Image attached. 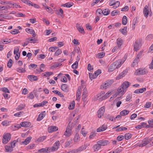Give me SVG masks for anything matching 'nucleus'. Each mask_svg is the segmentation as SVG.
I'll return each mask as SVG.
<instances>
[{
    "mask_svg": "<svg viewBox=\"0 0 153 153\" xmlns=\"http://www.w3.org/2000/svg\"><path fill=\"white\" fill-rule=\"evenodd\" d=\"M116 69H117V67H116L114 64L113 63L109 67L108 69V71L109 72H111L113 71Z\"/></svg>",
    "mask_w": 153,
    "mask_h": 153,
    "instance_id": "obj_20",
    "label": "nucleus"
},
{
    "mask_svg": "<svg viewBox=\"0 0 153 153\" xmlns=\"http://www.w3.org/2000/svg\"><path fill=\"white\" fill-rule=\"evenodd\" d=\"M58 48V47H51L48 49V51L50 52H54Z\"/></svg>",
    "mask_w": 153,
    "mask_h": 153,
    "instance_id": "obj_44",
    "label": "nucleus"
},
{
    "mask_svg": "<svg viewBox=\"0 0 153 153\" xmlns=\"http://www.w3.org/2000/svg\"><path fill=\"white\" fill-rule=\"evenodd\" d=\"M48 151H49V152H53L56 150V147L54 146H52L51 147H48Z\"/></svg>",
    "mask_w": 153,
    "mask_h": 153,
    "instance_id": "obj_48",
    "label": "nucleus"
},
{
    "mask_svg": "<svg viewBox=\"0 0 153 153\" xmlns=\"http://www.w3.org/2000/svg\"><path fill=\"white\" fill-rule=\"evenodd\" d=\"M107 126L105 125H103L102 126L100 127L97 129V132H100L103 131L107 129Z\"/></svg>",
    "mask_w": 153,
    "mask_h": 153,
    "instance_id": "obj_18",
    "label": "nucleus"
},
{
    "mask_svg": "<svg viewBox=\"0 0 153 153\" xmlns=\"http://www.w3.org/2000/svg\"><path fill=\"white\" fill-rule=\"evenodd\" d=\"M11 135L9 133H7L3 135L2 139V143L4 144L7 143L11 138Z\"/></svg>",
    "mask_w": 153,
    "mask_h": 153,
    "instance_id": "obj_3",
    "label": "nucleus"
},
{
    "mask_svg": "<svg viewBox=\"0 0 153 153\" xmlns=\"http://www.w3.org/2000/svg\"><path fill=\"white\" fill-rule=\"evenodd\" d=\"M81 94V88L80 87L78 89L77 91L76 94V100H77L78 101H79L80 100V96Z\"/></svg>",
    "mask_w": 153,
    "mask_h": 153,
    "instance_id": "obj_10",
    "label": "nucleus"
},
{
    "mask_svg": "<svg viewBox=\"0 0 153 153\" xmlns=\"http://www.w3.org/2000/svg\"><path fill=\"white\" fill-rule=\"evenodd\" d=\"M27 78L29 79L30 81L31 82L37 81L38 80V77L36 76L33 75H28Z\"/></svg>",
    "mask_w": 153,
    "mask_h": 153,
    "instance_id": "obj_13",
    "label": "nucleus"
},
{
    "mask_svg": "<svg viewBox=\"0 0 153 153\" xmlns=\"http://www.w3.org/2000/svg\"><path fill=\"white\" fill-rule=\"evenodd\" d=\"M123 62H122L121 59H118L114 62L113 63L117 69L120 68Z\"/></svg>",
    "mask_w": 153,
    "mask_h": 153,
    "instance_id": "obj_7",
    "label": "nucleus"
},
{
    "mask_svg": "<svg viewBox=\"0 0 153 153\" xmlns=\"http://www.w3.org/2000/svg\"><path fill=\"white\" fill-rule=\"evenodd\" d=\"M153 39V35L150 34L147 36L146 37V39L147 40L150 41Z\"/></svg>",
    "mask_w": 153,
    "mask_h": 153,
    "instance_id": "obj_50",
    "label": "nucleus"
},
{
    "mask_svg": "<svg viewBox=\"0 0 153 153\" xmlns=\"http://www.w3.org/2000/svg\"><path fill=\"white\" fill-rule=\"evenodd\" d=\"M131 83L128 81H125L121 85L124 89L126 90V89L129 86Z\"/></svg>",
    "mask_w": 153,
    "mask_h": 153,
    "instance_id": "obj_12",
    "label": "nucleus"
},
{
    "mask_svg": "<svg viewBox=\"0 0 153 153\" xmlns=\"http://www.w3.org/2000/svg\"><path fill=\"white\" fill-rule=\"evenodd\" d=\"M127 19L126 16H124L123 18L122 24L124 25H126L127 22Z\"/></svg>",
    "mask_w": 153,
    "mask_h": 153,
    "instance_id": "obj_35",
    "label": "nucleus"
},
{
    "mask_svg": "<svg viewBox=\"0 0 153 153\" xmlns=\"http://www.w3.org/2000/svg\"><path fill=\"white\" fill-rule=\"evenodd\" d=\"M124 137L126 140H128L131 137L132 134L129 133H126L125 134Z\"/></svg>",
    "mask_w": 153,
    "mask_h": 153,
    "instance_id": "obj_33",
    "label": "nucleus"
},
{
    "mask_svg": "<svg viewBox=\"0 0 153 153\" xmlns=\"http://www.w3.org/2000/svg\"><path fill=\"white\" fill-rule=\"evenodd\" d=\"M45 111L41 113L39 115L36 120L37 121L41 120L45 116Z\"/></svg>",
    "mask_w": 153,
    "mask_h": 153,
    "instance_id": "obj_15",
    "label": "nucleus"
},
{
    "mask_svg": "<svg viewBox=\"0 0 153 153\" xmlns=\"http://www.w3.org/2000/svg\"><path fill=\"white\" fill-rule=\"evenodd\" d=\"M127 28L126 27H124L122 29L120 30V31L123 34L126 35L127 34Z\"/></svg>",
    "mask_w": 153,
    "mask_h": 153,
    "instance_id": "obj_26",
    "label": "nucleus"
},
{
    "mask_svg": "<svg viewBox=\"0 0 153 153\" xmlns=\"http://www.w3.org/2000/svg\"><path fill=\"white\" fill-rule=\"evenodd\" d=\"M26 40L29 42L31 43H36V42L37 41V39L35 38H28L26 39Z\"/></svg>",
    "mask_w": 153,
    "mask_h": 153,
    "instance_id": "obj_23",
    "label": "nucleus"
},
{
    "mask_svg": "<svg viewBox=\"0 0 153 153\" xmlns=\"http://www.w3.org/2000/svg\"><path fill=\"white\" fill-rule=\"evenodd\" d=\"M61 88V89L65 92H67L69 91L68 85L66 84H62Z\"/></svg>",
    "mask_w": 153,
    "mask_h": 153,
    "instance_id": "obj_14",
    "label": "nucleus"
},
{
    "mask_svg": "<svg viewBox=\"0 0 153 153\" xmlns=\"http://www.w3.org/2000/svg\"><path fill=\"white\" fill-rule=\"evenodd\" d=\"M142 44L140 41L137 40V41H136L134 45V51H138L140 49V48Z\"/></svg>",
    "mask_w": 153,
    "mask_h": 153,
    "instance_id": "obj_5",
    "label": "nucleus"
},
{
    "mask_svg": "<svg viewBox=\"0 0 153 153\" xmlns=\"http://www.w3.org/2000/svg\"><path fill=\"white\" fill-rule=\"evenodd\" d=\"M58 130V128L56 126H52L51 127L50 132L55 131Z\"/></svg>",
    "mask_w": 153,
    "mask_h": 153,
    "instance_id": "obj_37",
    "label": "nucleus"
},
{
    "mask_svg": "<svg viewBox=\"0 0 153 153\" xmlns=\"http://www.w3.org/2000/svg\"><path fill=\"white\" fill-rule=\"evenodd\" d=\"M62 52V51L61 50L59 49L57 50L56 52L55 53L54 56H57L59 55V54H61Z\"/></svg>",
    "mask_w": 153,
    "mask_h": 153,
    "instance_id": "obj_55",
    "label": "nucleus"
},
{
    "mask_svg": "<svg viewBox=\"0 0 153 153\" xmlns=\"http://www.w3.org/2000/svg\"><path fill=\"white\" fill-rule=\"evenodd\" d=\"M96 135V133L95 132H91L89 138L90 139L93 138Z\"/></svg>",
    "mask_w": 153,
    "mask_h": 153,
    "instance_id": "obj_56",
    "label": "nucleus"
},
{
    "mask_svg": "<svg viewBox=\"0 0 153 153\" xmlns=\"http://www.w3.org/2000/svg\"><path fill=\"white\" fill-rule=\"evenodd\" d=\"M98 55L99 58H102L105 55V53L103 52H101L98 53Z\"/></svg>",
    "mask_w": 153,
    "mask_h": 153,
    "instance_id": "obj_52",
    "label": "nucleus"
},
{
    "mask_svg": "<svg viewBox=\"0 0 153 153\" xmlns=\"http://www.w3.org/2000/svg\"><path fill=\"white\" fill-rule=\"evenodd\" d=\"M73 5L72 3L68 2L65 4H63L62 6L64 7H70Z\"/></svg>",
    "mask_w": 153,
    "mask_h": 153,
    "instance_id": "obj_30",
    "label": "nucleus"
},
{
    "mask_svg": "<svg viewBox=\"0 0 153 153\" xmlns=\"http://www.w3.org/2000/svg\"><path fill=\"white\" fill-rule=\"evenodd\" d=\"M146 88H143L137 89L135 90L134 93L135 94H138L139 93H142L144 91H146Z\"/></svg>",
    "mask_w": 153,
    "mask_h": 153,
    "instance_id": "obj_16",
    "label": "nucleus"
},
{
    "mask_svg": "<svg viewBox=\"0 0 153 153\" xmlns=\"http://www.w3.org/2000/svg\"><path fill=\"white\" fill-rule=\"evenodd\" d=\"M13 147L10 145L9 146L6 145L5 146V149L6 152H10L13 150Z\"/></svg>",
    "mask_w": 153,
    "mask_h": 153,
    "instance_id": "obj_19",
    "label": "nucleus"
},
{
    "mask_svg": "<svg viewBox=\"0 0 153 153\" xmlns=\"http://www.w3.org/2000/svg\"><path fill=\"white\" fill-rule=\"evenodd\" d=\"M119 13V11L117 10H114L111 12V15L112 16H114L115 15L118 14Z\"/></svg>",
    "mask_w": 153,
    "mask_h": 153,
    "instance_id": "obj_58",
    "label": "nucleus"
},
{
    "mask_svg": "<svg viewBox=\"0 0 153 153\" xmlns=\"http://www.w3.org/2000/svg\"><path fill=\"white\" fill-rule=\"evenodd\" d=\"M78 64L77 61H76L72 65V68L74 69H76L78 68Z\"/></svg>",
    "mask_w": 153,
    "mask_h": 153,
    "instance_id": "obj_47",
    "label": "nucleus"
},
{
    "mask_svg": "<svg viewBox=\"0 0 153 153\" xmlns=\"http://www.w3.org/2000/svg\"><path fill=\"white\" fill-rule=\"evenodd\" d=\"M13 64V61L12 60L10 59L9 60V61L7 63V66L9 68H10L12 65Z\"/></svg>",
    "mask_w": 153,
    "mask_h": 153,
    "instance_id": "obj_45",
    "label": "nucleus"
},
{
    "mask_svg": "<svg viewBox=\"0 0 153 153\" xmlns=\"http://www.w3.org/2000/svg\"><path fill=\"white\" fill-rule=\"evenodd\" d=\"M129 112L128 110H124L120 112V114L121 116H124L127 115Z\"/></svg>",
    "mask_w": 153,
    "mask_h": 153,
    "instance_id": "obj_29",
    "label": "nucleus"
},
{
    "mask_svg": "<svg viewBox=\"0 0 153 153\" xmlns=\"http://www.w3.org/2000/svg\"><path fill=\"white\" fill-rule=\"evenodd\" d=\"M112 4H113L112 5V6H113V7L114 8L116 9L119 6L120 2L118 1H117L116 2H114V1Z\"/></svg>",
    "mask_w": 153,
    "mask_h": 153,
    "instance_id": "obj_27",
    "label": "nucleus"
},
{
    "mask_svg": "<svg viewBox=\"0 0 153 153\" xmlns=\"http://www.w3.org/2000/svg\"><path fill=\"white\" fill-rule=\"evenodd\" d=\"M111 94V92L106 93L104 96H102V100H105V99L109 97Z\"/></svg>",
    "mask_w": 153,
    "mask_h": 153,
    "instance_id": "obj_39",
    "label": "nucleus"
},
{
    "mask_svg": "<svg viewBox=\"0 0 153 153\" xmlns=\"http://www.w3.org/2000/svg\"><path fill=\"white\" fill-rule=\"evenodd\" d=\"M139 61V58L138 57L136 58L134 60V61L132 63L131 66L133 67H134L136 65Z\"/></svg>",
    "mask_w": 153,
    "mask_h": 153,
    "instance_id": "obj_38",
    "label": "nucleus"
},
{
    "mask_svg": "<svg viewBox=\"0 0 153 153\" xmlns=\"http://www.w3.org/2000/svg\"><path fill=\"white\" fill-rule=\"evenodd\" d=\"M72 140H70L67 141L65 143V147H67L68 146L71 144L72 143Z\"/></svg>",
    "mask_w": 153,
    "mask_h": 153,
    "instance_id": "obj_62",
    "label": "nucleus"
},
{
    "mask_svg": "<svg viewBox=\"0 0 153 153\" xmlns=\"http://www.w3.org/2000/svg\"><path fill=\"white\" fill-rule=\"evenodd\" d=\"M75 106V102L74 101H73L70 104L68 108L69 110H72L74 108Z\"/></svg>",
    "mask_w": 153,
    "mask_h": 153,
    "instance_id": "obj_41",
    "label": "nucleus"
},
{
    "mask_svg": "<svg viewBox=\"0 0 153 153\" xmlns=\"http://www.w3.org/2000/svg\"><path fill=\"white\" fill-rule=\"evenodd\" d=\"M89 76L90 79L92 80L93 79H95L97 78L96 76L95 75L94 73V74H92L91 73H89Z\"/></svg>",
    "mask_w": 153,
    "mask_h": 153,
    "instance_id": "obj_43",
    "label": "nucleus"
},
{
    "mask_svg": "<svg viewBox=\"0 0 153 153\" xmlns=\"http://www.w3.org/2000/svg\"><path fill=\"white\" fill-rule=\"evenodd\" d=\"M72 128L71 124V122L68 123L66 128V130L64 133V135L67 137H69L71 134V131Z\"/></svg>",
    "mask_w": 153,
    "mask_h": 153,
    "instance_id": "obj_2",
    "label": "nucleus"
},
{
    "mask_svg": "<svg viewBox=\"0 0 153 153\" xmlns=\"http://www.w3.org/2000/svg\"><path fill=\"white\" fill-rule=\"evenodd\" d=\"M17 71L19 73H24L26 71L25 68L19 67L16 69Z\"/></svg>",
    "mask_w": 153,
    "mask_h": 153,
    "instance_id": "obj_36",
    "label": "nucleus"
},
{
    "mask_svg": "<svg viewBox=\"0 0 153 153\" xmlns=\"http://www.w3.org/2000/svg\"><path fill=\"white\" fill-rule=\"evenodd\" d=\"M31 139L32 137H28L24 141H22V143L25 145H26L30 142Z\"/></svg>",
    "mask_w": 153,
    "mask_h": 153,
    "instance_id": "obj_21",
    "label": "nucleus"
},
{
    "mask_svg": "<svg viewBox=\"0 0 153 153\" xmlns=\"http://www.w3.org/2000/svg\"><path fill=\"white\" fill-rule=\"evenodd\" d=\"M149 143L148 138H146L142 141V144L140 145V146L143 147L145 146Z\"/></svg>",
    "mask_w": 153,
    "mask_h": 153,
    "instance_id": "obj_11",
    "label": "nucleus"
},
{
    "mask_svg": "<svg viewBox=\"0 0 153 153\" xmlns=\"http://www.w3.org/2000/svg\"><path fill=\"white\" fill-rule=\"evenodd\" d=\"M34 97V95L32 92L30 93L29 94V96L27 97L28 98L31 99H33Z\"/></svg>",
    "mask_w": 153,
    "mask_h": 153,
    "instance_id": "obj_63",
    "label": "nucleus"
},
{
    "mask_svg": "<svg viewBox=\"0 0 153 153\" xmlns=\"http://www.w3.org/2000/svg\"><path fill=\"white\" fill-rule=\"evenodd\" d=\"M0 17L6 19H9V16L6 14H0Z\"/></svg>",
    "mask_w": 153,
    "mask_h": 153,
    "instance_id": "obj_40",
    "label": "nucleus"
},
{
    "mask_svg": "<svg viewBox=\"0 0 153 153\" xmlns=\"http://www.w3.org/2000/svg\"><path fill=\"white\" fill-rule=\"evenodd\" d=\"M25 107V105H19L16 108V110L18 111H20L22 110Z\"/></svg>",
    "mask_w": 153,
    "mask_h": 153,
    "instance_id": "obj_53",
    "label": "nucleus"
},
{
    "mask_svg": "<svg viewBox=\"0 0 153 153\" xmlns=\"http://www.w3.org/2000/svg\"><path fill=\"white\" fill-rule=\"evenodd\" d=\"M87 69L89 71H91V70H93V68L90 64H88V65Z\"/></svg>",
    "mask_w": 153,
    "mask_h": 153,
    "instance_id": "obj_64",
    "label": "nucleus"
},
{
    "mask_svg": "<svg viewBox=\"0 0 153 153\" xmlns=\"http://www.w3.org/2000/svg\"><path fill=\"white\" fill-rule=\"evenodd\" d=\"M59 141H56L53 144V146L56 147V150H57L59 149Z\"/></svg>",
    "mask_w": 153,
    "mask_h": 153,
    "instance_id": "obj_46",
    "label": "nucleus"
},
{
    "mask_svg": "<svg viewBox=\"0 0 153 153\" xmlns=\"http://www.w3.org/2000/svg\"><path fill=\"white\" fill-rule=\"evenodd\" d=\"M146 125V123H142L140 125H138L135 127V128L138 129H140L144 127L143 126Z\"/></svg>",
    "mask_w": 153,
    "mask_h": 153,
    "instance_id": "obj_34",
    "label": "nucleus"
},
{
    "mask_svg": "<svg viewBox=\"0 0 153 153\" xmlns=\"http://www.w3.org/2000/svg\"><path fill=\"white\" fill-rule=\"evenodd\" d=\"M25 30L26 32L30 34H32V33H33V32H34V30L33 29L30 28H26Z\"/></svg>",
    "mask_w": 153,
    "mask_h": 153,
    "instance_id": "obj_54",
    "label": "nucleus"
},
{
    "mask_svg": "<svg viewBox=\"0 0 153 153\" xmlns=\"http://www.w3.org/2000/svg\"><path fill=\"white\" fill-rule=\"evenodd\" d=\"M20 33L17 29H14V30L12 31L11 33L12 34H16Z\"/></svg>",
    "mask_w": 153,
    "mask_h": 153,
    "instance_id": "obj_61",
    "label": "nucleus"
},
{
    "mask_svg": "<svg viewBox=\"0 0 153 153\" xmlns=\"http://www.w3.org/2000/svg\"><path fill=\"white\" fill-rule=\"evenodd\" d=\"M149 10L148 7L147 5H146L144 7L143 10V13L144 16L147 18L149 14Z\"/></svg>",
    "mask_w": 153,
    "mask_h": 153,
    "instance_id": "obj_8",
    "label": "nucleus"
},
{
    "mask_svg": "<svg viewBox=\"0 0 153 153\" xmlns=\"http://www.w3.org/2000/svg\"><path fill=\"white\" fill-rule=\"evenodd\" d=\"M98 142L101 146H106L109 143V141L108 140H102L98 141Z\"/></svg>",
    "mask_w": 153,
    "mask_h": 153,
    "instance_id": "obj_9",
    "label": "nucleus"
},
{
    "mask_svg": "<svg viewBox=\"0 0 153 153\" xmlns=\"http://www.w3.org/2000/svg\"><path fill=\"white\" fill-rule=\"evenodd\" d=\"M110 11L108 9H105L102 10V13L104 15L107 16L109 14Z\"/></svg>",
    "mask_w": 153,
    "mask_h": 153,
    "instance_id": "obj_32",
    "label": "nucleus"
},
{
    "mask_svg": "<svg viewBox=\"0 0 153 153\" xmlns=\"http://www.w3.org/2000/svg\"><path fill=\"white\" fill-rule=\"evenodd\" d=\"M80 137L78 133H76L75 136L74 138V142L77 143L80 140Z\"/></svg>",
    "mask_w": 153,
    "mask_h": 153,
    "instance_id": "obj_28",
    "label": "nucleus"
},
{
    "mask_svg": "<svg viewBox=\"0 0 153 153\" xmlns=\"http://www.w3.org/2000/svg\"><path fill=\"white\" fill-rule=\"evenodd\" d=\"M123 40L120 38H118L117 39V44L118 46L120 47L123 44Z\"/></svg>",
    "mask_w": 153,
    "mask_h": 153,
    "instance_id": "obj_31",
    "label": "nucleus"
},
{
    "mask_svg": "<svg viewBox=\"0 0 153 153\" xmlns=\"http://www.w3.org/2000/svg\"><path fill=\"white\" fill-rule=\"evenodd\" d=\"M97 144L94 145L93 146L94 151H98L101 148V146L98 141L97 142Z\"/></svg>",
    "mask_w": 153,
    "mask_h": 153,
    "instance_id": "obj_17",
    "label": "nucleus"
},
{
    "mask_svg": "<svg viewBox=\"0 0 153 153\" xmlns=\"http://www.w3.org/2000/svg\"><path fill=\"white\" fill-rule=\"evenodd\" d=\"M117 91L119 93L123 94L126 92V90L124 89L122 86H121L118 88Z\"/></svg>",
    "mask_w": 153,
    "mask_h": 153,
    "instance_id": "obj_24",
    "label": "nucleus"
},
{
    "mask_svg": "<svg viewBox=\"0 0 153 153\" xmlns=\"http://www.w3.org/2000/svg\"><path fill=\"white\" fill-rule=\"evenodd\" d=\"M96 13L97 14H98L99 16H101V13H102V10L100 9H98L96 11Z\"/></svg>",
    "mask_w": 153,
    "mask_h": 153,
    "instance_id": "obj_59",
    "label": "nucleus"
},
{
    "mask_svg": "<svg viewBox=\"0 0 153 153\" xmlns=\"http://www.w3.org/2000/svg\"><path fill=\"white\" fill-rule=\"evenodd\" d=\"M30 125V123L27 121L23 122L21 123V126H22L25 127H29Z\"/></svg>",
    "mask_w": 153,
    "mask_h": 153,
    "instance_id": "obj_25",
    "label": "nucleus"
},
{
    "mask_svg": "<svg viewBox=\"0 0 153 153\" xmlns=\"http://www.w3.org/2000/svg\"><path fill=\"white\" fill-rule=\"evenodd\" d=\"M37 65L34 64H31L29 66V69H31V68H35L37 67Z\"/></svg>",
    "mask_w": 153,
    "mask_h": 153,
    "instance_id": "obj_51",
    "label": "nucleus"
},
{
    "mask_svg": "<svg viewBox=\"0 0 153 153\" xmlns=\"http://www.w3.org/2000/svg\"><path fill=\"white\" fill-rule=\"evenodd\" d=\"M101 73V70L100 69H98L96 71H95L94 73L95 75L96 76V77H97Z\"/></svg>",
    "mask_w": 153,
    "mask_h": 153,
    "instance_id": "obj_57",
    "label": "nucleus"
},
{
    "mask_svg": "<svg viewBox=\"0 0 153 153\" xmlns=\"http://www.w3.org/2000/svg\"><path fill=\"white\" fill-rule=\"evenodd\" d=\"M114 80H107L105 82L104 84H102L101 85L100 88L101 89H106L111 86Z\"/></svg>",
    "mask_w": 153,
    "mask_h": 153,
    "instance_id": "obj_1",
    "label": "nucleus"
},
{
    "mask_svg": "<svg viewBox=\"0 0 153 153\" xmlns=\"http://www.w3.org/2000/svg\"><path fill=\"white\" fill-rule=\"evenodd\" d=\"M105 118L107 119H109L110 120L112 121H114V120H113L114 117H112L111 115L109 114H106L105 115Z\"/></svg>",
    "mask_w": 153,
    "mask_h": 153,
    "instance_id": "obj_42",
    "label": "nucleus"
},
{
    "mask_svg": "<svg viewBox=\"0 0 153 153\" xmlns=\"http://www.w3.org/2000/svg\"><path fill=\"white\" fill-rule=\"evenodd\" d=\"M124 137L123 135H119L117 137V140L119 141H121L124 139Z\"/></svg>",
    "mask_w": 153,
    "mask_h": 153,
    "instance_id": "obj_60",
    "label": "nucleus"
},
{
    "mask_svg": "<svg viewBox=\"0 0 153 153\" xmlns=\"http://www.w3.org/2000/svg\"><path fill=\"white\" fill-rule=\"evenodd\" d=\"M24 112L23 111H21L15 114L14 115L16 117H21L23 115Z\"/></svg>",
    "mask_w": 153,
    "mask_h": 153,
    "instance_id": "obj_49",
    "label": "nucleus"
},
{
    "mask_svg": "<svg viewBox=\"0 0 153 153\" xmlns=\"http://www.w3.org/2000/svg\"><path fill=\"white\" fill-rule=\"evenodd\" d=\"M105 111V108L104 106L101 107L99 110L97 112L98 116L99 118H100L102 116L103 114Z\"/></svg>",
    "mask_w": 153,
    "mask_h": 153,
    "instance_id": "obj_6",
    "label": "nucleus"
},
{
    "mask_svg": "<svg viewBox=\"0 0 153 153\" xmlns=\"http://www.w3.org/2000/svg\"><path fill=\"white\" fill-rule=\"evenodd\" d=\"M48 148L46 147L45 148H42L39 149L38 150V152L41 153H48L49 152V151H48Z\"/></svg>",
    "mask_w": 153,
    "mask_h": 153,
    "instance_id": "obj_22",
    "label": "nucleus"
},
{
    "mask_svg": "<svg viewBox=\"0 0 153 153\" xmlns=\"http://www.w3.org/2000/svg\"><path fill=\"white\" fill-rule=\"evenodd\" d=\"M146 74V70L142 68H140L136 70L134 73V75H143Z\"/></svg>",
    "mask_w": 153,
    "mask_h": 153,
    "instance_id": "obj_4",
    "label": "nucleus"
}]
</instances>
